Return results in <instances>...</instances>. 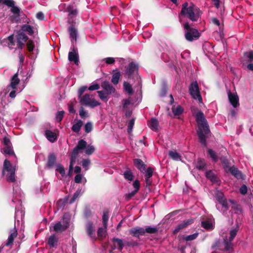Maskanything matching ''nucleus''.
I'll return each mask as SVG.
<instances>
[{
  "label": "nucleus",
  "instance_id": "1",
  "mask_svg": "<svg viewBox=\"0 0 253 253\" xmlns=\"http://www.w3.org/2000/svg\"><path fill=\"white\" fill-rule=\"evenodd\" d=\"M195 118L198 125L197 134L199 141L203 146L206 147L207 146L206 139L211 135V131L208 121L201 111L197 113Z\"/></svg>",
  "mask_w": 253,
  "mask_h": 253
},
{
  "label": "nucleus",
  "instance_id": "2",
  "mask_svg": "<svg viewBox=\"0 0 253 253\" xmlns=\"http://www.w3.org/2000/svg\"><path fill=\"white\" fill-rule=\"evenodd\" d=\"M241 223L238 222V219L236 220L235 226L231 227L229 231V238L224 239V243L226 247V249L229 250L231 249L234 251L233 241L238 232Z\"/></svg>",
  "mask_w": 253,
  "mask_h": 253
},
{
  "label": "nucleus",
  "instance_id": "3",
  "mask_svg": "<svg viewBox=\"0 0 253 253\" xmlns=\"http://www.w3.org/2000/svg\"><path fill=\"white\" fill-rule=\"evenodd\" d=\"M183 27L185 30V38L187 41L192 42L200 38L201 34L198 30L191 27L188 22L184 23Z\"/></svg>",
  "mask_w": 253,
  "mask_h": 253
},
{
  "label": "nucleus",
  "instance_id": "4",
  "mask_svg": "<svg viewBox=\"0 0 253 253\" xmlns=\"http://www.w3.org/2000/svg\"><path fill=\"white\" fill-rule=\"evenodd\" d=\"M188 5L187 2H185L182 4L180 14L182 15H187L188 18L192 21H197L199 17V14L196 11L198 12L199 9H194L193 6L188 7Z\"/></svg>",
  "mask_w": 253,
  "mask_h": 253
},
{
  "label": "nucleus",
  "instance_id": "5",
  "mask_svg": "<svg viewBox=\"0 0 253 253\" xmlns=\"http://www.w3.org/2000/svg\"><path fill=\"white\" fill-rule=\"evenodd\" d=\"M5 171L8 172L6 175V180L8 182H14L15 181V169L11 165L9 161L5 159L3 163V166L2 170V175L4 176Z\"/></svg>",
  "mask_w": 253,
  "mask_h": 253
},
{
  "label": "nucleus",
  "instance_id": "6",
  "mask_svg": "<svg viewBox=\"0 0 253 253\" xmlns=\"http://www.w3.org/2000/svg\"><path fill=\"white\" fill-rule=\"evenodd\" d=\"M62 223L58 221L53 226V230L57 233L66 231L70 226V217L67 213H64L62 217Z\"/></svg>",
  "mask_w": 253,
  "mask_h": 253
},
{
  "label": "nucleus",
  "instance_id": "7",
  "mask_svg": "<svg viewBox=\"0 0 253 253\" xmlns=\"http://www.w3.org/2000/svg\"><path fill=\"white\" fill-rule=\"evenodd\" d=\"M79 99L82 105L90 107L91 108H94L100 105V103L96 101L95 99H91L88 94H85L84 95L79 98Z\"/></svg>",
  "mask_w": 253,
  "mask_h": 253
},
{
  "label": "nucleus",
  "instance_id": "8",
  "mask_svg": "<svg viewBox=\"0 0 253 253\" xmlns=\"http://www.w3.org/2000/svg\"><path fill=\"white\" fill-rule=\"evenodd\" d=\"M189 91L193 99L198 100L199 102L202 101V97L200 94L199 85L197 81L191 83L189 87Z\"/></svg>",
  "mask_w": 253,
  "mask_h": 253
},
{
  "label": "nucleus",
  "instance_id": "9",
  "mask_svg": "<svg viewBox=\"0 0 253 253\" xmlns=\"http://www.w3.org/2000/svg\"><path fill=\"white\" fill-rule=\"evenodd\" d=\"M126 73L128 79L133 78L135 75H137L139 70L138 65L134 62H130L126 67Z\"/></svg>",
  "mask_w": 253,
  "mask_h": 253
},
{
  "label": "nucleus",
  "instance_id": "10",
  "mask_svg": "<svg viewBox=\"0 0 253 253\" xmlns=\"http://www.w3.org/2000/svg\"><path fill=\"white\" fill-rule=\"evenodd\" d=\"M240 61L243 67L246 66L249 63H253V50H250L244 52L240 59Z\"/></svg>",
  "mask_w": 253,
  "mask_h": 253
},
{
  "label": "nucleus",
  "instance_id": "11",
  "mask_svg": "<svg viewBox=\"0 0 253 253\" xmlns=\"http://www.w3.org/2000/svg\"><path fill=\"white\" fill-rule=\"evenodd\" d=\"M87 145L86 142L84 139L80 140L77 146L73 149L71 157L73 158V159H76L78 154L79 151L84 150L85 148H86Z\"/></svg>",
  "mask_w": 253,
  "mask_h": 253
},
{
  "label": "nucleus",
  "instance_id": "12",
  "mask_svg": "<svg viewBox=\"0 0 253 253\" xmlns=\"http://www.w3.org/2000/svg\"><path fill=\"white\" fill-rule=\"evenodd\" d=\"M211 248L212 250H218L226 253H232L233 251L232 249L227 250L226 249L225 243H224V239L223 242H220L219 240L217 239L215 241V242L212 244Z\"/></svg>",
  "mask_w": 253,
  "mask_h": 253
},
{
  "label": "nucleus",
  "instance_id": "13",
  "mask_svg": "<svg viewBox=\"0 0 253 253\" xmlns=\"http://www.w3.org/2000/svg\"><path fill=\"white\" fill-rule=\"evenodd\" d=\"M193 222L194 219L192 218L183 220L175 227L173 231V233L176 234L181 230L186 228L188 225L192 224Z\"/></svg>",
  "mask_w": 253,
  "mask_h": 253
},
{
  "label": "nucleus",
  "instance_id": "14",
  "mask_svg": "<svg viewBox=\"0 0 253 253\" xmlns=\"http://www.w3.org/2000/svg\"><path fill=\"white\" fill-rule=\"evenodd\" d=\"M129 233L133 237L139 239L140 236L144 235V228L139 226H135L129 230Z\"/></svg>",
  "mask_w": 253,
  "mask_h": 253
},
{
  "label": "nucleus",
  "instance_id": "15",
  "mask_svg": "<svg viewBox=\"0 0 253 253\" xmlns=\"http://www.w3.org/2000/svg\"><path fill=\"white\" fill-rule=\"evenodd\" d=\"M228 99L234 108L239 106V99L236 93H232L230 90L228 92Z\"/></svg>",
  "mask_w": 253,
  "mask_h": 253
},
{
  "label": "nucleus",
  "instance_id": "16",
  "mask_svg": "<svg viewBox=\"0 0 253 253\" xmlns=\"http://www.w3.org/2000/svg\"><path fill=\"white\" fill-rule=\"evenodd\" d=\"M68 32L69 33L71 42L74 44L77 41L78 30L75 26L72 24L68 28Z\"/></svg>",
  "mask_w": 253,
  "mask_h": 253
},
{
  "label": "nucleus",
  "instance_id": "17",
  "mask_svg": "<svg viewBox=\"0 0 253 253\" xmlns=\"http://www.w3.org/2000/svg\"><path fill=\"white\" fill-rule=\"evenodd\" d=\"M227 172H230L231 174L237 179H244V175L237 168L233 166L227 169Z\"/></svg>",
  "mask_w": 253,
  "mask_h": 253
},
{
  "label": "nucleus",
  "instance_id": "18",
  "mask_svg": "<svg viewBox=\"0 0 253 253\" xmlns=\"http://www.w3.org/2000/svg\"><path fill=\"white\" fill-rule=\"evenodd\" d=\"M216 200L220 204L223 208H225V211H227L229 209L228 204L227 200L224 198L223 194L221 192L218 193L215 195Z\"/></svg>",
  "mask_w": 253,
  "mask_h": 253
},
{
  "label": "nucleus",
  "instance_id": "19",
  "mask_svg": "<svg viewBox=\"0 0 253 253\" xmlns=\"http://www.w3.org/2000/svg\"><path fill=\"white\" fill-rule=\"evenodd\" d=\"M101 86L104 90L109 94L114 93L116 91L115 87L107 81L102 82Z\"/></svg>",
  "mask_w": 253,
  "mask_h": 253
},
{
  "label": "nucleus",
  "instance_id": "20",
  "mask_svg": "<svg viewBox=\"0 0 253 253\" xmlns=\"http://www.w3.org/2000/svg\"><path fill=\"white\" fill-rule=\"evenodd\" d=\"M112 241L114 243V245L111 246V249L112 250H114L116 248H117L120 251L123 250L124 245L122 239L114 237L112 238Z\"/></svg>",
  "mask_w": 253,
  "mask_h": 253
},
{
  "label": "nucleus",
  "instance_id": "21",
  "mask_svg": "<svg viewBox=\"0 0 253 253\" xmlns=\"http://www.w3.org/2000/svg\"><path fill=\"white\" fill-rule=\"evenodd\" d=\"M18 235L17 231L14 227L13 229L10 230V234L9 236L7 242L5 244V246L9 247L13 245L14 239L17 237Z\"/></svg>",
  "mask_w": 253,
  "mask_h": 253
},
{
  "label": "nucleus",
  "instance_id": "22",
  "mask_svg": "<svg viewBox=\"0 0 253 253\" xmlns=\"http://www.w3.org/2000/svg\"><path fill=\"white\" fill-rule=\"evenodd\" d=\"M68 60L71 62H74L76 65L79 63V55L77 52V50L75 47L73 48V51H70L68 53Z\"/></svg>",
  "mask_w": 253,
  "mask_h": 253
},
{
  "label": "nucleus",
  "instance_id": "23",
  "mask_svg": "<svg viewBox=\"0 0 253 253\" xmlns=\"http://www.w3.org/2000/svg\"><path fill=\"white\" fill-rule=\"evenodd\" d=\"M18 73H15L11 78L10 80V84L8 85L7 88H11L12 89H15L17 88V85L20 83V79L18 77Z\"/></svg>",
  "mask_w": 253,
  "mask_h": 253
},
{
  "label": "nucleus",
  "instance_id": "24",
  "mask_svg": "<svg viewBox=\"0 0 253 253\" xmlns=\"http://www.w3.org/2000/svg\"><path fill=\"white\" fill-rule=\"evenodd\" d=\"M56 161V156L53 153H50L48 154L47 157V162L46 166L48 168H52L55 164Z\"/></svg>",
  "mask_w": 253,
  "mask_h": 253
},
{
  "label": "nucleus",
  "instance_id": "25",
  "mask_svg": "<svg viewBox=\"0 0 253 253\" xmlns=\"http://www.w3.org/2000/svg\"><path fill=\"white\" fill-rule=\"evenodd\" d=\"M16 42H25L29 40L28 37L23 32L19 31L16 36Z\"/></svg>",
  "mask_w": 253,
  "mask_h": 253
},
{
  "label": "nucleus",
  "instance_id": "26",
  "mask_svg": "<svg viewBox=\"0 0 253 253\" xmlns=\"http://www.w3.org/2000/svg\"><path fill=\"white\" fill-rule=\"evenodd\" d=\"M133 164L134 166L140 170V171H142L143 170H145L146 169V165L144 163V162L140 159H134L133 160Z\"/></svg>",
  "mask_w": 253,
  "mask_h": 253
},
{
  "label": "nucleus",
  "instance_id": "27",
  "mask_svg": "<svg viewBox=\"0 0 253 253\" xmlns=\"http://www.w3.org/2000/svg\"><path fill=\"white\" fill-rule=\"evenodd\" d=\"M21 32L27 33L29 36H32L34 33V27L28 24H24L21 27Z\"/></svg>",
  "mask_w": 253,
  "mask_h": 253
},
{
  "label": "nucleus",
  "instance_id": "28",
  "mask_svg": "<svg viewBox=\"0 0 253 253\" xmlns=\"http://www.w3.org/2000/svg\"><path fill=\"white\" fill-rule=\"evenodd\" d=\"M45 134L47 139L51 142H54L57 139L56 133L50 130H46L45 131Z\"/></svg>",
  "mask_w": 253,
  "mask_h": 253
},
{
  "label": "nucleus",
  "instance_id": "29",
  "mask_svg": "<svg viewBox=\"0 0 253 253\" xmlns=\"http://www.w3.org/2000/svg\"><path fill=\"white\" fill-rule=\"evenodd\" d=\"M86 229L87 231V234L91 238H94V231L95 230L94 229V227L93 225V223L91 221H89L86 225Z\"/></svg>",
  "mask_w": 253,
  "mask_h": 253
},
{
  "label": "nucleus",
  "instance_id": "30",
  "mask_svg": "<svg viewBox=\"0 0 253 253\" xmlns=\"http://www.w3.org/2000/svg\"><path fill=\"white\" fill-rule=\"evenodd\" d=\"M66 10L69 13L68 16L71 18L76 16L78 13L77 9L73 4L69 5Z\"/></svg>",
  "mask_w": 253,
  "mask_h": 253
},
{
  "label": "nucleus",
  "instance_id": "31",
  "mask_svg": "<svg viewBox=\"0 0 253 253\" xmlns=\"http://www.w3.org/2000/svg\"><path fill=\"white\" fill-rule=\"evenodd\" d=\"M220 160L223 169L226 172H227V169L230 168V162L229 160L226 157L222 156L220 157Z\"/></svg>",
  "mask_w": 253,
  "mask_h": 253
},
{
  "label": "nucleus",
  "instance_id": "32",
  "mask_svg": "<svg viewBox=\"0 0 253 253\" xmlns=\"http://www.w3.org/2000/svg\"><path fill=\"white\" fill-rule=\"evenodd\" d=\"M169 158L176 161H180L181 157L180 155L175 151L171 150L169 151Z\"/></svg>",
  "mask_w": 253,
  "mask_h": 253
},
{
  "label": "nucleus",
  "instance_id": "33",
  "mask_svg": "<svg viewBox=\"0 0 253 253\" xmlns=\"http://www.w3.org/2000/svg\"><path fill=\"white\" fill-rule=\"evenodd\" d=\"M148 125L151 129L157 130L159 126V122L156 119L152 118L149 121Z\"/></svg>",
  "mask_w": 253,
  "mask_h": 253
},
{
  "label": "nucleus",
  "instance_id": "34",
  "mask_svg": "<svg viewBox=\"0 0 253 253\" xmlns=\"http://www.w3.org/2000/svg\"><path fill=\"white\" fill-rule=\"evenodd\" d=\"M201 226L206 230H210L213 229L212 223L208 220L202 221L201 222Z\"/></svg>",
  "mask_w": 253,
  "mask_h": 253
},
{
  "label": "nucleus",
  "instance_id": "35",
  "mask_svg": "<svg viewBox=\"0 0 253 253\" xmlns=\"http://www.w3.org/2000/svg\"><path fill=\"white\" fill-rule=\"evenodd\" d=\"M124 176L126 179L129 181L133 180L134 175L132 171L129 169H127L124 173Z\"/></svg>",
  "mask_w": 253,
  "mask_h": 253
},
{
  "label": "nucleus",
  "instance_id": "36",
  "mask_svg": "<svg viewBox=\"0 0 253 253\" xmlns=\"http://www.w3.org/2000/svg\"><path fill=\"white\" fill-rule=\"evenodd\" d=\"M83 123L81 120H79L76 124H74L72 127V130L76 133L80 131Z\"/></svg>",
  "mask_w": 253,
  "mask_h": 253
},
{
  "label": "nucleus",
  "instance_id": "37",
  "mask_svg": "<svg viewBox=\"0 0 253 253\" xmlns=\"http://www.w3.org/2000/svg\"><path fill=\"white\" fill-rule=\"evenodd\" d=\"M100 99L103 101L107 102L108 100V96L109 95L104 90H99L97 91Z\"/></svg>",
  "mask_w": 253,
  "mask_h": 253
},
{
  "label": "nucleus",
  "instance_id": "38",
  "mask_svg": "<svg viewBox=\"0 0 253 253\" xmlns=\"http://www.w3.org/2000/svg\"><path fill=\"white\" fill-rule=\"evenodd\" d=\"M109 219V211H104L102 215V222L105 229L107 228V223Z\"/></svg>",
  "mask_w": 253,
  "mask_h": 253
},
{
  "label": "nucleus",
  "instance_id": "39",
  "mask_svg": "<svg viewBox=\"0 0 253 253\" xmlns=\"http://www.w3.org/2000/svg\"><path fill=\"white\" fill-rule=\"evenodd\" d=\"M183 109L180 105H178L176 107L173 106L172 107V112L175 116H178L181 114L183 112Z\"/></svg>",
  "mask_w": 253,
  "mask_h": 253
},
{
  "label": "nucleus",
  "instance_id": "40",
  "mask_svg": "<svg viewBox=\"0 0 253 253\" xmlns=\"http://www.w3.org/2000/svg\"><path fill=\"white\" fill-rule=\"evenodd\" d=\"M206 163L204 160L198 159L196 166V168L199 170H203L206 167Z\"/></svg>",
  "mask_w": 253,
  "mask_h": 253
},
{
  "label": "nucleus",
  "instance_id": "41",
  "mask_svg": "<svg viewBox=\"0 0 253 253\" xmlns=\"http://www.w3.org/2000/svg\"><path fill=\"white\" fill-rule=\"evenodd\" d=\"M120 76L121 73L120 72H117L115 73L112 76L111 79L112 83L115 85L119 83Z\"/></svg>",
  "mask_w": 253,
  "mask_h": 253
},
{
  "label": "nucleus",
  "instance_id": "42",
  "mask_svg": "<svg viewBox=\"0 0 253 253\" xmlns=\"http://www.w3.org/2000/svg\"><path fill=\"white\" fill-rule=\"evenodd\" d=\"M208 153L210 157L212 159V161L214 162L218 161V158L215 152L211 149H208Z\"/></svg>",
  "mask_w": 253,
  "mask_h": 253
},
{
  "label": "nucleus",
  "instance_id": "43",
  "mask_svg": "<svg viewBox=\"0 0 253 253\" xmlns=\"http://www.w3.org/2000/svg\"><path fill=\"white\" fill-rule=\"evenodd\" d=\"M57 242V239L55 235H51L48 239V244L50 247H54L55 244Z\"/></svg>",
  "mask_w": 253,
  "mask_h": 253
},
{
  "label": "nucleus",
  "instance_id": "44",
  "mask_svg": "<svg viewBox=\"0 0 253 253\" xmlns=\"http://www.w3.org/2000/svg\"><path fill=\"white\" fill-rule=\"evenodd\" d=\"M198 234V233H195L190 235H183L182 238L186 241H193L197 238Z\"/></svg>",
  "mask_w": 253,
  "mask_h": 253
},
{
  "label": "nucleus",
  "instance_id": "45",
  "mask_svg": "<svg viewBox=\"0 0 253 253\" xmlns=\"http://www.w3.org/2000/svg\"><path fill=\"white\" fill-rule=\"evenodd\" d=\"M27 50L30 52H32L35 47L34 42L32 40H29L26 43Z\"/></svg>",
  "mask_w": 253,
  "mask_h": 253
},
{
  "label": "nucleus",
  "instance_id": "46",
  "mask_svg": "<svg viewBox=\"0 0 253 253\" xmlns=\"http://www.w3.org/2000/svg\"><path fill=\"white\" fill-rule=\"evenodd\" d=\"M124 88L125 90L129 94L131 95L133 93V90L131 85L128 83L125 82L124 83Z\"/></svg>",
  "mask_w": 253,
  "mask_h": 253
},
{
  "label": "nucleus",
  "instance_id": "47",
  "mask_svg": "<svg viewBox=\"0 0 253 253\" xmlns=\"http://www.w3.org/2000/svg\"><path fill=\"white\" fill-rule=\"evenodd\" d=\"M144 234L145 233H147L149 234H156L158 231V229L157 227H152L150 226H148L146 227L145 229L144 228Z\"/></svg>",
  "mask_w": 253,
  "mask_h": 253
},
{
  "label": "nucleus",
  "instance_id": "48",
  "mask_svg": "<svg viewBox=\"0 0 253 253\" xmlns=\"http://www.w3.org/2000/svg\"><path fill=\"white\" fill-rule=\"evenodd\" d=\"M11 11L12 13H13L14 15H15L16 17H19L20 16V8L17 7L15 6L14 5V6H12L11 7Z\"/></svg>",
  "mask_w": 253,
  "mask_h": 253
},
{
  "label": "nucleus",
  "instance_id": "49",
  "mask_svg": "<svg viewBox=\"0 0 253 253\" xmlns=\"http://www.w3.org/2000/svg\"><path fill=\"white\" fill-rule=\"evenodd\" d=\"M76 159H74V160H73L72 158H71V157L70 158L69 169V171H68V175L70 177L72 175L73 169V165L76 162Z\"/></svg>",
  "mask_w": 253,
  "mask_h": 253
},
{
  "label": "nucleus",
  "instance_id": "50",
  "mask_svg": "<svg viewBox=\"0 0 253 253\" xmlns=\"http://www.w3.org/2000/svg\"><path fill=\"white\" fill-rule=\"evenodd\" d=\"M232 209L234 211L235 214H240L243 212V210L241 206L240 205H236L232 207Z\"/></svg>",
  "mask_w": 253,
  "mask_h": 253
},
{
  "label": "nucleus",
  "instance_id": "51",
  "mask_svg": "<svg viewBox=\"0 0 253 253\" xmlns=\"http://www.w3.org/2000/svg\"><path fill=\"white\" fill-rule=\"evenodd\" d=\"M131 103V99L130 98L123 99L122 101L123 109L125 110L128 108V106Z\"/></svg>",
  "mask_w": 253,
  "mask_h": 253
},
{
  "label": "nucleus",
  "instance_id": "52",
  "mask_svg": "<svg viewBox=\"0 0 253 253\" xmlns=\"http://www.w3.org/2000/svg\"><path fill=\"white\" fill-rule=\"evenodd\" d=\"M56 170L59 172L63 177L65 175L64 168L61 165H57Z\"/></svg>",
  "mask_w": 253,
  "mask_h": 253
},
{
  "label": "nucleus",
  "instance_id": "53",
  "mask_svg": "<svg viewBox=\"0 0 253 253\" xmlns=\"http://www.w3.org/2000/svg\"><path fill=\"white\" fill-rule=\"evenodd\" d=\"M64 111H58L57 112L56 118L58 122H61L64 117Z\"/></svg>",
  "mask_w": 253,
  "mask_h": 253
},
{
  "label": "nucleus",
  "instance_id": "54",
  "mask_svg": "<svg viewBox=\"0 0 253 253\" xmlns=\"http://www.w3.org/2000/svg\"><path fill=\"white\" fill-rule=\"evenodd\" d=\"M95 151V148L92 145H88L85 149V153L87 155H91Z\"/></svg>",
  "mask_w": 253,
  "mask_h": 253
},
{
  "label": "nucleus",
  "instance_id": "55",
  "mask_svg": "<svg viewBox=\"0 0 253 253\" xmlns=\"http://www.w3.org/2000/svg\"><path fill=\"white\" fill-rule=\"evenodd\" d=\"M105 229H105V228L104 229L102 227H100L98 228V231H97V235L99 237L103 238V237H105V236H106Z\"/></svg>",
  "mask_w": 253,
  "mask_h": 253
},
{
  "label": "nucleus",
  "instance_id": "56",
  "mask_svg": "<svg viewBox=\"0 0 253 253\" xmlns=\"http://www.w3.org/2000/svg\"><path fill=\"white\" fill-rule=\"evenodd\" d=\"M3 152L5 154L11 155L14 154V152L11 148V145L8 146H5L3 149Z\"/></svg>",
  "mask_w": 253,
  "mask_h": 253
},
{
  "label": "nucleus",
  "instance_id": "57",
  "mask_svg": "<svg viewBox=\"0 0 253 253\" xmlns=\"http://www.w3.org/2000/svg\"><path fill=\"white\" fill-rule=\"evenodd\" d=\"M92 129V125L90 122H87L84 126V130L86 133H89Z\"/></svg>",
  "mask_w": 253,
  "mask_h": 253
},
{
  "label": "nucleus",
  "instance_id": "58",
  "mask_svg": "<svg viewBox=\"0 0 253 253\" xmlns=\"http://www.w3.org/2000/svg\"><path fill=\"white\" fill-rule=\"evenodd\" d=\"M153 169L151 167H149L146 170V174L145 177L151 178L153 175Z\"/></svg>",
  "mask_w": 253,
  "mask_h": 253
},
{
  "label": "nucleus",
  "instance_id": "59",
  "mask_svg": "<svg viewBox=\"0 0 253 253\" xmlns=\"http://www.w3.org/2000/svg\"><path fill=\"white\" fill-rule=\"evenodd\" d=\"M79 115L82 118H85L87 117V113L81 107L79 110Z\"/></svg>",
  "mask_w": 253,
  "mask_h": 253
},
{
  "label": "nucleus",
  "instance_id": "60",
  "mask_svg": "<svg viewBox=\"0 0 253 253\" xmlns=\"http://www.w3.org/2000/svg\"><path fill=\"white\" fill-rule=\"evenodd\" d=\"M134 119H132L129 122L128 126H127V131L128 133H130L133 128V127L134 125Z\"/></svg>",
  "mask_w": 253,
  "mask_h": 253
},
{
  "label": "nucleus",
  "instance_id": "61",
  "mask_svg": "<svg viewBox=\"0 0 253 253\" xmlns=\"http://www.w3.org/2000/svg\"><path fill=\"white\" fill-rule=\"evenodd\" d=\"M2 3L11 7L14 6L15 2L13 0H3Z\"/></svg>",
  "mask_w": 253,
  "mask_h": 253
},
{
  "label": "nucleus",
  "instance_id": "62",
  "mask_svg": "<svg viewBox=\"0 0 253 253\" xmlns=\"http://www.w3.org/2000/svg\"><path fill=\"white\" fill-rule=\"evenodd\" d=\"M86 88H87L86 86H83L79 89L78 92L79 98H80L81 97L83 96L82 95L84 93L85 90L86 89Z\"/></svg>",
  "mask_w": 253,
  "mask_h": 253
},
{
  "label": "nucleus",
  "instance_id": "63",
  "mask_svg": "<svg viewBox=\"0 0 253 253\" xmlns=\"http://www.w3.org/2000/svg\"><path fill=\"white\" fill-rule=\"evenodd\" d=\"M240 192L242 195H246L247 193L248 189L246 185L243 184L241 186L239 189Z\"/></svg>",
  "mask_w": 253,
  "mask_h": 253
},
{
  "label": "nucleus",
  "instance_id": "64",
  "mask_svg": "<svg viewBox=\"0 0 253 253\" xmlns=\"http://www.w3.org/2000/svg\"><path fill=\"white\" fill-rule=\"evenodd\" d=\"M82 163L83 167L87 169L88 166L90 164V161L89 159H83Z\"/></svg>",
  "mask_w": 253,
  "mask_h": 253
}]
</instances>
